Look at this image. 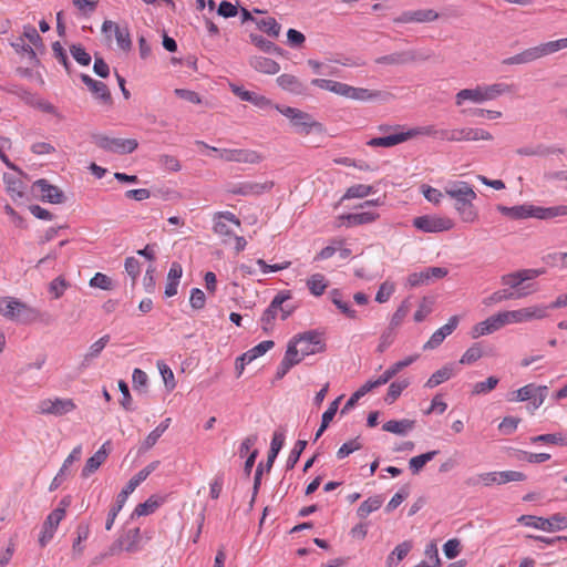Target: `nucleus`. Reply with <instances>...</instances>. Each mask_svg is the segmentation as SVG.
I'll return each instance as SVG.
<instances>
[{
	"mask_svg": "<svg viewBox=\"0 0 567 567\" xmlns=\"http://www.w3.org/2000/svg\"><path fill=\"white\" fill-rule=\"evenodd\" d=\"M275 109L290 121L291 126L298 134L308 135L313 131H322V124L305 111L281 105H275Z\"/></svg>",
	"mask_w": 567,
	"mask_h": 567,
	"instance_id": "5",
	"label": "nucleus"
},
{
	"mask_svg": "<svg viewBox=\"0 0 567 567\" xmlns=\"http://www.w3.org/2000/svg\"><path fill=\"white\" fill-rule=\"evenodd\" d=\"M278 85L292 94L301 95L306 93V85L292 74H281L277 78Z\"/></svg>",
	"mask_w": 567,
	"mask_h": 567,
	"instance_id": "32",
	"label": "nucleus"
},
{
	"mask_svg": "<svg viewBox=\"0 0 567 567\" xmlns=\"http://www.w3.org/2000/svg\"><path fill=\"white\" fill-rule=\"evenodd\" d=\"M231 92L238 96L241 101L250 102L260 110H267L270 107H275L272 102L266 97L265 95L258 94L256 92L247 91L244 87L231 85Z\"/></svg>",
	"mask_w": 567,
	"mask_h": 567,
	"instance_id": "27",
	"label": "nucleus"
},
{
	"mask_svg": "<svg viewBox=\"0 0 567 567\" xmlns=\"http://www.w3.org/2000/svg\"><path fill=\"white\" fill-rule=\"evenodd\" d=\"M272 182H241L228 186V193L240 196H257L272 188Z\"/></svg>",
	"mask_w": 567,
	"mask_h": 567,
	"instance_id": "20",
	"label": "nucleus"
},
{
	"mask_svg": "<svg viewBox=\"0 0 567 567\" xmlns=\"http://www.w3.org/2000/svg\"><path fill=\"white\" fill-rule=\"evenodd\" d=\"M439 18V13L431 9L415 10L403 14V22H431Z\"/></svg>",
	"mask_w": 567,
	"mask_h": 567,
	"instance_id": "43",
	"label": "nucleus"
},
{
	"mask_svg": "<svg viewBox=\"0 0 567 567\" xmlns=\"http://www.w3.org/2000/svg\"><path fill=\"white\" fill-rule=\"evenodd\" d=\"M416 60L414 52L412 51H403L395 52L388 55L380 56L375 60L378 64H386V65H399L410 63Z\"/></svg>",
	"mask_w": 567,
	"mask_h": 567,
	"instance_id": "37",
	"label": "nucleus"
},
{
	"mask_svg": "<svg viewBox=\"0 0 567 567\" xmlns=\"http://www.w3.org/2000/svg\"><path fill=\"white\" fill-rule=\"evenodd\" d=\"M227 223H231L236 227H240L241 223L239 218L231 212H218L214 216V226L213 230L216 235L221 237H234L235 234L230 229L229 225Z\"/></svg>",
	"mask_w": 567,
	"mask_h": 567,
	"instance_id": "19",
	"label": "nucleus"
},
{
	"mask_svg": "<svg viewBox=\"0 0 567 567\" xmlns=\"http://www.w3.org/2000/svg\"><path fill=\"white\" fill-rule=\"evenodd\" d=\"M102 31L105 33L113 31L115 34L117 45L122 50L131 49L132 42H131L130 33H128L127 29L120 28L113 21H104V23L102 25Z\"/></svg>",
	"mask_w": 567,
	"mask_h": 567,
	"instance_id": "31",
	"label": "nucleus"
},
{
	"mask_svg": "<svg viewBox=\"0 0 567 567\" xmlns=\"http://www.w3.org/2000/svg\"><path fill=\"white\" fill-rule=\"evenodd\" d=\"M535 218L537 219H554L557 217L567 216V205L557 206H536L534 205Z\"/></svg>",
	"mask_w": 567,
	"mask_h": 567,
	"instance_id": "40",
	"label": "nucleus"
},
{
	"mask_svg": "<svg viewBox=\"0 0 567 567\" xmlns=\"http://www.w3.org/2000/svg\"><path fill=\"white\" fill-rule=\"evenodd\" d=\"M109 453H110V442L107 441L95 452V454L93 456H91L86 461V463L82 470V476L89 477L94 472H96L99 470V467L106 461Z\"/></svg>",
	"mask_w": 567,
	"mask_h": 567,
	"instance_id": "29",
	"label": "nucleus"
},
{
	"mask_svg": "<svg viewBox=\"0 0 567 567\" xmlns=\"http://www.w3.org/2000/svg\"><path fill=\"white\" fill-rule=\"evenodd\" d=\"M306 286L313 297H320L329 286V281L323 274L316 272L306 280Z\"/></svg>",
	"mask_w": 567,
	"mask_h": 567,
	"instance_id": "38",
	"label": "nucleus"
},
{
	"mask_svg": "<svg viewBox=\"0 0 567 567\" xmlns=\"http://www.w3.org/2000/svg\"><path fill=\"white\" fill-rule=\"evenodd\" d=\"M76 409V404L72 399L54 398L44 399L39 402L38 410L41 414H50L62 416Z\"/></svg>",
	"mask_w": 567,
	"mask_h": 567,
	"instance_id": "15",
	"label": "nucleus"
},
{
	"mask_svg": "<svg viewBox=\"0 0 567 567\" xmlns=\"http://www.w3.org/2000/svg\"><path fill=\"white\" fill-rule=\"evenodd\" d=\"M326 344L321 334L316 330H310L295 336L288 343L286 353L292 352L296 363L301 362L306 357L323 352Z\"/></svg>",
	"mask_w": 567,
	"mask_h": 567,
	"instance_id": "2",
	"label": "nucleus"
},
{
	"mask_svg": "<svg viewBox=\"0 0 567 567\" xmlns=\"http://www.w3.org/2000/svg\"><path fill=\"white\" fill-rule=\"evenodd\" d=\"M395 291V285L391 281H384L380 285L378 292L375 295V301L379 303H384L389 301L391 296Z\"/></svg>",
	"mask_w": 567,
	"mask_h": 567,
	"instance_id": "63",
	"label": "nucleus"
},
{
	"mask_svg": "<svg viewBox=\"0 0 567 567\" xmlns=\"http://www.w3.org/2000/svg\"><path fill=\"white\" fill-rule=\"evenodd\" d=\"M383 430L394 434H405L414 427V421L403 420H390L383 424Z\"/></svg>",
	"mask_w": 567,
	"mask_h": 567,
	"instance_id": "48",
	"label": "nucleus"
},
{
	"mask_svg": "<svg viewBox=\"0 0 567 567\" xmlns=\"http://www.w3.org/2000/svg\"><path fill=\"white\" fill-rule=\"evenodd\" d=\"M33 193L41 198L52 204H60L63 202V193L53 185H50L45 179H39L32 185Z\"/></svg>",
	"mask_w": 567,
	"mask_h": 567,
	"instance_id": "23",
	"label": "nucleus"
},
{
	"mask_svg": "<svg viewBox=\"0 0 567 567\" xmlns=\"http://www.w3.org/2000/svg\"><path fill=\"white\" fill-rule=\"evenodd\" d=\"M23 38H25L29 41L28 45H24V43H16L13 44L17 50L19 48L22 49L23 52H25L30 59H35V50L43 48L42 39L39 35L38 31L32 25H25L23 28Z\"/></svg>",
	"mask_w": 567,
	"mask_h": 567,
	"instance_id": "28",
	"label": "nucleus"
},
{
	"mask_svg": "<svg viewBox=\"0 0 567 567\" xmlns=\"http://www.w3.org/2000/svg\"><path fill=\"white\" fill-rule=\"evenodd\" d=\"M311 84L319 89L329 91L331 93H334L337 95L344 96V97H347L349 86H350L347 83H342V82H338V81H333V80H327V79H313L311 81Z\"/></svg>",
	"mask_w": 567,
	"mask_h": 567,
	"instance_id": "35",
	"label": "nucleus"
},
{
	"mask_svg": "<svg viewBox=\"0 0 567 567\" xmlns=\"http://www.w3.org/2000/svg\"><path fill=\"white\" fill-rule=\"evenodd\" d=\"M506 326H508V323L505 311H499L474 324L471 329V337L477 339L498 331Z\"/></svg>",
	"mask_w": 567,
	"mask_h": 567,
	"instance_id": "14",
	"label": "nucleus"
},
{
	"mask_svg": "<svg viewBox=\"0 0 567 567\" xmlns=\"http://www.w3.org/2000/svg\"><path fill=\"white\" fill-rule=\"evenodd\" d=\"M329 299L339 310V312L350 320H358L359 313L352 307L351 302L346 299L341 289L333 288L329 291Z\"/></svg>",
	"mask_w": 567,
	"mask_h": 567,
	"instance_id": "24",
	"label": "nucleus"
},
{
	"mask_svg": "<svg viewBox=\"0 0 567 567\" xmlns=\"http://www.w3.org/2000/svg\"><path fill=\"white\" fill-rule=\"evenodd\" d=\"M274 341L271 340H265L248 350L247 352L241 354V360L246 362H252L255 359L264 355L266 352H268L270 349L274 348Z\"/></svg>",
	"mask_w": 567,
	"mask_h": 567,
	"instance_id": "50",
	"label": "nucleus"
},
{
	"mask_svg": "<svg viewBox=\"0 0 567 567\" xmlns=\"http://www.w3.org/2000/svg\"><path fill=\"white\" fill-rule=\"evenodd\" d=\"M4 183L7 187V192L11 195V197H22L24 194V187L20 178L4 175Z\"/></svg>",
	"mask_w": 567,
	"mask_h": 567,
	"instance_id": "56",
	"label": "nucleus"
},
{
	"mask_svg": "<svg viewBox=\"0 0 567 567\" xmlns=\"http://www.w3.org/2000/svg\"><path fill=\"white\" fill-rule=\"evenodd\" d=\"M247 21L254 22L260 31L272 38H277L281 30L280 24L275 18L258 9L252 11L245 8L241 9V22L245 23Z\"/></svg>",
	"mask_w": 567,
	"mask_h": 567,
	"instance_id": "8",
	"label": "nucleus"
},
{
	"mask_svg": "<svg viewBox=\"0 0 567 567\" xmlns=\"http://www.w3.org/2000/svg\"><path fill=\"white\" fill-rule=\"evenodd\" d=\"M70 496L62 498L59 506L53 509L45 518L39 535V545L42 548H44L52 540L60 523L65 517L66 508L70 506Z\"/></svg>",
	"mask_w": 567,
	"mask_h": 567,
	"instance_id": "6",
	"label": "nucleus"
},
{
	"mask_svg": "<svg viewBox=\"0 0 567 567\" xmlns=\"http://www.w3.org/2000/svg\"><path fill=\"white\" fill-rule=\"evenodd\" d=\"M447 272V269L443 267H429L422 271L410 274L406 282L412 288L429 285L435 279L444 278Z\"/></svg>",
	"mask_w": 567,
	"mask_h": 567,
	"instance_id": "17",
	"label": "nucleus"
},
{
	"mask_svg": "<svg viewBox=\"0 0 567 567\" xmlns=\"http://www.w3.org/2000/svg\"><path fill=\"white\" fill-rule=\"evenodd\" d=\"M157 368L165 383V386L168 390H174L176 386V381L172 369L163 361L157 362Z\"/></svg>",
	"mask_w": 567,
	"mask_h": 567,
	"instance_id": "61",
	"label": "nucleus"
},
{
	"mask_svg": "<svg viewBox=\"0 0 567 567\" xmlns=\"http://www.w3.org/2000/svg\"><path fill=\"white\" fill-rule=\"evenodd\" d=\"M548 386L547 385H535L534 383L526 384L522 388H519L517 391L514 392L515 398L512 399L513 401L524 402L527 400H530L533 396L536 395V393L539 394V402H532L533 410L532 413L538 409L545 401L546 394H547Z\"/></svg>",
	"mask_w": 567,
	"mask_h": 567,
	"instance_id": "21",
	"label": "nucleus"
},
{
	"mask_svg": "<svg viewBox=\"0 0 567 567\" xmlns=\"http://www.w3.org/2000/svg\"><path fill=\"white\" fill-rule=\"evenodd\" d=\"M382 97L381 91H373L364 87L349 86L347 99L355 101H372Z\"/></svg>",
	"mask_w": 567,
	"mask_h": 567,
	"instance_id": "45",
	"label": "nucleus"
},
{
	"mask_svg": "<svg viewBox=\"0 0 567 567\" xmlns=\"http://www.w3.org/2000/svg\"><path fill=\"white\" fill-rule=\"evenodd\" d=\"M140 543V528L130 529L110 547V554L117 555L122 550L127 553H136L141 548Z\"/></svg>",
	"mask_w": 567,
	"mask_h": 567,
	"instance_id": "16",
	"label": "nucleus"
},
{
	"mask_svg": "<svg viewBox=\"0 0 567 567\" xmlns=\"http://www.w3.org/2000/svg\"><path fill=\"white\" fill-rule=\"evenodd\" d=\"M0 315L10 321L20 323L33 322L39 317L37 309L11 296L0 298Z\"/></svg>",
	"mask_w": 567,
	"mask_h": 567,
	"instance_id": "3",
	"label": "nucleus"
},
{
	"mask_svg": "<svg viewBox=\"0 0 567 567\" xmlns=\"http://www.w3.org/2000/svg\"><path fill=\"white\" fill-rule=\"evenodd\" d=\"M183 275V268L178 262H173L167 274V282L165 286V296L167 298L177 293L179 280Z\"/></svg>",
	"mask_w": 567,
	"mask_h": 567,
	"instance_id": "36",
	"label": "nucleus"
},
{
	"mask_svg": "<svg viewBox=\"0 0 567 567\" xmlns=\"http://www.w3.org/2000/svg\"><path fill=\"white\" fill-rule=\"evenodd\" d=\"M410 381L408 379H402L399 381H394L389 385L388 393L384 398L388 404H392L395 400L401 395V393L409 386Z\"/></svg>",
	"mask_w": 567,
	"mask_h": 567,
	"instance_id": "52",
	"label": "nucleus"
},
{
	"mask_svg": "<svg viewBox=\"0 0 567 567\" xmlns=\"http://www.w3.org/2000/svg\"><path fill=\"white\" fill-rule=\"evenodd\" d=\"M379 132L381 133H388L391 132V134L386 136L381 137H373L367 142V145L371 147H393L395 145H399L401 143H404L408 140L406 130H404L401 125H380L378 127Z\"/></svg>",
	"mask_w": 567,
	"mask_h": 567,
	"instance_id": "11",
	"label": "nucleus"
},
{
	"mask_svg": "<svg viewBox=\"0 0 567 567\" xmlns=\"http://www.w3.org/2000/svg\"><path fill=\"white\" fill-rule=\"evenodd\" d=\"M249 64L257 72L265 74H276L280 70V65L275 60L261 55L250 58Z\"/></svg>",
	"mask_w": 567,
	"mask_h": 567,
	"instance_id": "33",
	"label": "nucleus"
},
{
	"mask_svg": "<svg viewBox=\"0 0 567 567\" xmlns=\"http://www.w3.org/2000/svg\"><path fill=\"white\" fill-rule=\"evenodd\" d=\"M340 248V238H334L330 240V244L322 248L316 256L315 261L327 260L333 257Z\"/></svg>",
	"mask_w": 567,
	"mask_h": 567,
	"instance_id": "62",
	"label": "nucleus"
},
{
	"mask_svg": "<svg viewBox=\"0 0 567 567\" xmlns=\"http://www.w3.org/2000/svg\"><path fill=\"white\" fill-rule=\"evenodd\" d=\"M81 79L96 99H100L103 102H109L111 100V94L106 84L101 81L93 80L87 74H82Z\"/></svg>",
	"mask_w": 567,
	"mask_h": 567,
	"instance_id": "39",
	"label": "nucleus"
},
{
	"mask_svg": "<svg viewBox=\"0 0 567 567\" xmlns=\"http://www.w3.org/2000/svg\"><path fill=\"white\" fill-rule=\"evenodd\" d=\"M528 293L529 292H523V291H518L517 293H514L509 290L503 289V290H497V291L493 292L492 295H489L488 297L484 298L482 302L484 306L491 307V306L501 303L502 301H505V300L525 297Z\"/></svg>",
	"mask_w": 567,
	"mask_h": 567,
	"instance_id": "41",
	"label": "nucleus"
},
{
	"mask_svg": "<svg viewBox=\"0 0 567 567\" xmlns=\"http://www.w3.org/2000/svg\"><path fill=\"white\" fill-rule=\"evenodd\" d=\"M76 538L72 545V553L74 557H80L84 551V546L82 545L89 538L90 527L87 524H80L75 530Z\"/></svg>",
	"mask_w": 567,
	"mask_h": 567,
	"instance_id": "49",
	"label": "nucleus"
},
{
	"mask_svg": "<svg viewBox=\"0 0 567 567\" xmlns=\"http://www.w3.org/2000/svg\"><path fill=\"white\" fill-rule=\"evenodd\" d=\"M514 91V85L505 82H496L492 84H478L474 87L460 90L455 96V105L463 106L466 102L473 104H483L488 101H494L502 95L511 94Z\"/></svg>",
	"mask_w": 567,
	"mask_h": 567,
	"instance_id": "1",
	"label": "nucleus"
},
{
	"mask_svg": "<svg viewBox=\"0 0 567 567\" xmlns=\"http://www.w3.org/2000/svg\"><path fill=\"white\" fill-rule=\"evenodd\" d=\"M197 145L209 150L216 154V157L228 163H239V164H259L264 156L250 148H219L215 146H209L205 142L198 141Z\"/></svg>",
	"mask_w": 567,
	"mask_h": 567,
	"instance_id": "4",
	"label": "nucleus"
},
{
	"mask_svg": "<svg viewBox=\"0 0 567 567\" xmlns=\"http://www.w3.org/2000/svg\"><path fill=\"white\" fill-rule=\"evenodd\" d=\"M545 272L544 269H523L516 272H511L502 276L501 282L511 288H517L520 284L527 280L537 278Z\"/></svg>",
	"mask_w": 567,
	"mask_h": 567,
	"instance_id": "25",
	"label": "nucleus"
},
{
	"mask_svg": "<svg viewBox=\"0 0 567 567\" xmlns=\"http://www.w3.org/2000/svg\"><path fill=\"white\" fill-rule=\"evenodd\" d=\"M441 130H436L434 125L416 126L406 130L408 140H412L417 136H431L440 140Z\"/></svg>",
	"mask_w": 567,
	"mask_h": 567,
	"instance_id": "55",
	"label": "nucleus"
},
{
	"mask_svg": "<svg viewBox=\"0 0 567 567\" xmlns=\"http://www.w3.org/2000/svg\"><path fill=\"white\" fill-rule=\"evenodd\" d=\"M379 217L380 215L372 210L343 214L337 217V227L350 228L360 225L372 224L378 220Z\"/></svg>",
	"mask_w": 567,
	"mask_h": 567,
	"instance_id": "18",
	"label": "nucleus"
},
{
	"mask_svg": "<svg viewBox=\"0 0 567 567\" xmlns=\"http://www.w3.org/2000/svg\"><path fill=\"white\" fill-rule=\"evenodd\" d=\"M454 374V369L452 364H446L443 368L435 371L425 382V386L433 389L441 383L450 380Z\"/></svg>",
	"mask_w": 567,
	"mask_h": 567,
	"instance_id": "44",
	"label": "nucleus"
},
{
	"mask_svg": "<svg viewBox=\"0 0 567 567\" xmlns=\"http://www.w3.org/2000/svg\"><path fill=\"white\" fill-rule=\"evenodd\" d=\"M543 58L567 48V38L539 44Z\"/></svg>",
	"mask_w": 567,
	"mask_h": 567,
	"instance_id": "59",
	"label": "nucleus"
},
{
	"mask_svg": "<svg viewBox=\"0 0 567 567\" xmlns=\"http://www.w3.org/2000/svg\"><path fill=\"white\" fill-rule=\"evenodd\" d=\"M382 505L380 496H373L365 499L358 508V516L360 518H367L371 513L378 511Z\"/></svg>",
	"mask_w": 567,
	"mask_h": 567,
	"instance_id": "54",
	"label": "nucleus"
},
{
	"mask_svg": "<svg viewBox=\"0 0 567 567\" xmlns=\"http://www.w3.org/2000/svg\"><path fill=\"white\" fill-rule=\"evenodd\" d=\"M507 323L518 324L529 322L532 320H542L548 316V307L545 305H534L516 310H504Z\"/></svg>",
	"mask_w": 567,
	"mask_h": 567,
	"instance_id": "12",
	"label": "nucleus"
},
{
	"mask_svg": "<svg viewBox=\"0 0 567 567\" xmlns=\"http://www.w3.org/2000/svg\"><path fill=\"white\" fill-rule=\"evenodd\" d=\"M517 520L525 526L549 533L567 528V517L561 514H555L549 518L537 517L534 515H522Z\"/></svg>",
	"mask_w": 567,
	"mask_h": 567,
	"instance_id": "9",
	"label": "nucleus"
},
{
	"mask_svg": "<svg viewBox=\"0 0 567 567\" xmlns=\"http://www.w3.org/2000/svg\"><path fill=\"white\" fill-rule=\"evenodd\" d=\"M159 465V461H154L141 470L137 474H135L126 484L125 488H127L131 493L135 491V488L144 482L152 472H154Z\"/></svg>",
	"mask_w": 567,
	"mask_h": 567,
	"instance_id": "47",
	"label": "nucleus"
},
{
	"mask_svg": "<svg viewBox=\"0 0 567 567\" xmlns=\"http://www.w3.org/2000/svg\"><path fill=\"white\" fill-rule=\"evenodd\" d=\"M444 193L449 197L455 199V203L468 197L476 198L474 188L468 183L463 181H454L447 183V185L444 187Z\"/></svg>",
	"mask_w": 567,
	"mask_h": 567,
	"instance_id": "26",
	"label": "nucleus"
},
{
	"mask_svg": "<svg viewBox=\"0 0 567 567\" xmlns=\"http://www.w3.org/2000/svg\"><path fill=\"white\" fill-rule=\"evenodd\" d=\"M437 453V451H430L427 453L410 458L409 468L413 474H419L425 464L432 461Z\"/></svg>",
	"mask_w": 567,
	"mask_h": 567,
	"instance_id": "53",
	"label": "nucleus"
},
{
	"mask_svg": "<svg viewBox=\"0 0 567 567\" xmlns=\"http://www.w3.org/2000/svg\"><path fill=\"white\" fill-rule=\"evenodd\" d=\"M497 210L504 216L509 217L512 219L535 218L533 204H523L513 207L498 205Z\"/></svg>",
	"mask_w": 567,
	"mask_h": 567,
	"instance_id": "30",
	"label": "nucleus"
},
{
	"mask_svg": "<svg viewBox=\"0 0 567 567\" xmlns=\"http://www.w3.org/2000/svg\"><path fill=\"white\" fill-rule=\"evenodd\" d=\"M475 198H466L455 203V210L458 213L464 223H475L478 218V213L473 205Z\"/></svg>",
	"mask_w": 567,
	"mask_h": 567,
	"instance_id": "34",
	"label": "nucleus"
},
{
	"mask_svg": "<svg viewBox=\"0 0 567 567\" xmlns=\"http://www.w3.org/2000/svg\"><path fill=\"white\" fill-rule=\"evenodd\" d=\"M412 548L411 542H403L399 544L388 556L385 565L386 567L396 566L402 559L406 557Z\"/></svg>",
	"mask_w": 567,
	"mask_h": 567,
	"instance_id": "46",
	"label": "nucleus"
},
{
	"mask_svg": "<svg viewBox=\"0 0 567 567\" xmlns=\"http://www.w3.org/2000/svg\"><path fill=\"white\" fill-rule=\"evenodd\" d=\"M498 381L496 377H488L485 381L477 382L473 385L472 394L480 395L489 393L497 386Z\"/></svg>",
	"mask_w": 567,
	"mask_h": 567,
	"instance_id": "60",
	"label": "nucleus"
},
{
	"mask_svg": "<svg viewBox=\"0 0 567 567\" xmlns=\"http://www.w3.org/2000/svg\"><path fill=\"white\" fill-rule=\"evenodd\" d=\"M290 299V296L288 293H278L268 308L264 311L261 316V328L264 331L269 332L272 330L274 322L276 318L279 316V309H281V305H284L285 301Z\"/></svg>",
	"mask_w": 567,
	"mask_h": 567,
	"instance_id": "22",
	"label": "nucleus"
},
{
	"mask_svg": "<svg viewBox=\"0 0 567 567\" xmlns=\"http://www.w3.org/2000/svg\"><path fill=\"white\" fill-rule=\"evenodd\" d=\"M162 504V499L155 496H151L144 503L138 504L133 512L135 516H146L154 513Z\"/></svg>",
	"mask_w": 567,
	"mask_h": 567,
	"instance_id": "51",
	"label": "nucleus"
},
{
	"mask_svg": "<svg viewBox=\"0 0 567 567\" xmlns=\"http://www.w3.org/2000/svg\"><path fill=\"white\" fill-rule=\"evenodd\" d=\"M374 193L375 188L371 185L355 184L346 189L340 200L343 202L354 198H365Z\"/></svg>",
	"mask_w": 567,
	"mask_h": 567,
	"instance_id": "42",
	"label": "nucleus"
},
{
	"mask_svg": "<svg viewBox=\"0 0 567 567\" xmlns=\"http://www.w3.org/2000/svg\"><path fill=\"white\" fill-rule=\"evenodd\" d=\"M483 349L478 343L471 346L461 357V364H473L483 357Z\"/></svg>",
	"mask_w": 567,
	"mask_h": 567,
	"instance_id": "58",
	"label": "nucleus"
},
{
	"mask_svg": "<svg viewBox=\"0 0 567 567\" xmlns=\"http://www.w3.org/2000/svg\"><path fill=\"white\" fill-rule=\"evenodd\" d=\"M454 220L442 215H423L413 219V226L423 233H442L454 227Z\"/></svg>",
	"mask_w": 567,
	"mask_h": 567,
	"instance_id": "10",
	"label": "nucleus"
},
{
	"mask_svg": "<svg viewBox=\"0 0 567 567\" xmlns=\"http://www.w3.org/2000/svg\"><path fill=\"white\" fill-rule=\"evenodd\" d=\"M362 444L359 439L350 440L339 447V450L337 451V457L342 460L350 455L351 453L360 450Z\"/></svg>",
	"mask_w": 567,
	"mask_h": 567,
	"instance_id": "64",
	"label": "nucleus"
},
{
	"mask_svg": "<svg viewBox=\"0 0 567 567\" xmlns=\"http://www.w3.org/2000/svg\"><path fill=\"white\" fill-rule=\"evenodd\" d=\"M94 143L100 148L116 153V154H130L134 152L138 143L134 138H116L106 135L94 136Z\"/></svg>",
	"mask_w": 567,
	"mask_h": 567,
	"instance_id": "13",
	"label": "nucleus"
},
{
	"mask_svg": "<svg viewBox=\"0 0 567 567\" xmlns=\"http://www.w3.org/2000/svg\"><path fill=\"white\" fill-rule=\"evenodd\" d=\"M110 336L104 334L99 340H96L94 343H92L87 350V352L84 355V361H90L92 359L97 358L101 352L104 350V348L110 342Z\"/></svg>",
	"mask_w": 567,
	"mask_h": 567,
	"instance_id": "57",
	"label": "nucleus"
},
{
	"mask_svg": "<svg viewBox=\"0 0 567 567\" xmlns=\"http://www.w3.org/2000/svg\"><path fill=\"white\" fill-rule=\"evenodd\" d=\"M440 140L444 142L492 141L493 135L484 128L457 127L441 130Z\"/></svg>",
	"mask_w": 567,
	"mask_h": 567,
	"instance_id": "7",
	"label": "nucleus"
}]
</instances>
